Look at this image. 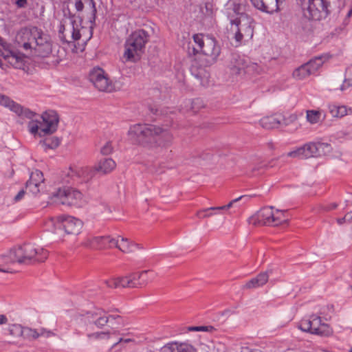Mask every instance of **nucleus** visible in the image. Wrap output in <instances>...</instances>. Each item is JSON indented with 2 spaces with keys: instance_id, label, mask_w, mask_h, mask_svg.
Segmentation results:
<instances>
[{
  "instance_id": "obj_1",
  "label": "nucleus",
  "mask_w": 352,
  "mask_h": 352,
  "mask_svg": "<svg viewBox=\"0 0 352 352\" xmlns=\"http://www.w3.org/2000/svg\"><path fill=\"white\" fill-rule=\"evenodd\" d=\"M15 42L25 52L37 56H47L52 51L50 36L36 26L20 29L15 36Z\"/></svg>"
},
{
  "instance_id": "obj_2",
  "label": "nucleus",
  "mask_w": 352,
  "mask_h": 352,
  "mask_svg": "<svg viewBox=\"0 0 352 352\" xmlns=\"http://www.w3.org/2000/svg\"><path fill=\"white\" fill-rule=\"evenodd\" d=\"M91 26L85 28L82 25V20L77 19V16L72 14L67 19L60 21L58 26L59 38L63 43H72L84 37L85 42L89 41L92 36Z\"/></svg>"
},
{
  "instance_id": "obj_3",
  "label": "nucleus",
  "mask_w": 352,
  "mask_h": 352,
  "mask_svg": "<svg viewBox=\"0 0 352 352\" xmlns=\"http://www.w3.org/2000/svg\"><path fill=\"white\" fill-rule=\"evenodd\" d=\"M149 38V34L144 30L133 31L126 38L123 58L132 63L138 61L144 53Z\"/></svg>"
},
{
  "instance_id": "obj_4",
  "label": "nucleus",
  "mask_w": 352,
  "mask_h": 352,
  "mask_svg": "<svg viewBox=\"0 0 352 352\" xmlns=\"http://www.w3.org/2000/svg\"><path fill=\"white\" fill-rule=\"evenodd\" d=\"M131 135L137 137V140L141 144L157 143L162 137H165L168 133L159 127L151 124H135L131 127L129 131Z\"/></svg>"
},
{
  "instance_id": "obj_5",
  "label": "nucleus",
  "mask_w": 352,
  "mask_h": 352,
  "mask_svg": "<svg viewBox=\"0 0 352 352\" xmlns=\"http://www.w3.org/2000/svg\"><path fill=\"white\" fill-rule=\"evenodd\" d=\"M193 41L195 46H192L193 54L201 52L210 58L211 60H215L220 54V47L217 44L216 40L207 35L197 34L193 36Z\"/></svg>"
},
{
  "instance_id": "obj_6",
  "label": "nucleus",
  "mask_w": 352,
  "mask_h": 352,
  "mask_svg": "<svg viewBox=\"0 0 352 352\" xmlns=\"http://www.w3.org/2000/svg\"><path fill=\"white\" fill-rule=\"evenodd\" d=\"M298 3L303 16L308 20L319 21L329 14L327 0H298Z\"/></svg>"
},
{
  "instance_id": "obj_7",
  "label": "nucleus",
  "mask_w": 352,
  "mask_h": 352,
  "mask_svg": "<svg viewBox=\"0 0 352 352\" xmlns=\"http://www.w3.org/2000/svg\"><path fill=\"white\" fill-rule=\"evenodd\" d=\"M230 21L232 30L230 36L235 39L236 45L241 44L244 36L250 38L253 36L254 20L252 17L246 14H242L236 19H230Z\"/></svg>"
},
{
  "instance_id": "obj_8",
  "label": "nucleus",
  "mask_w": 352,
  "mask_h": 352,
  "mask_svg": "<svg viewBox=\"0 0 352 352\" xmlns=\"http://www.w3.org/2000/svg\"><path fill=\"white\" fill-rule=\"evenodd\" d=\"M52 202L69 206L82 207L85 200L81 192L72 188H59L51 197Z\"/></svg>"
},
{
  "instance_id": "obj_9",
  "label": "nucleus",
  "mask_w": 352,
  "mask_h": 352,
  "mask_svg": "<svg viewBox=\"0 0 352 352\" xmlns=\"http://www.w3.org/2000/svg\"><path fill=\"white\" fill-rule=\"evenodd\" d=\"M299 328L305 332L320 336H329L331 333L330 326L322 321L320 316L311 315L309 318H303L299 322Z\"/></svg>"
},
{
  "instance_id": "obj_10",
  "label": "nucleus",
  "mask_w": 352,
  "mask_h": 352,
  "mask_svg": "<svg viewBox=\"0 0 352 352\" xmlns=\"http://www.w3.org/2000/svg\"><path fill=\"white\" fill-rule=\"evenodd\" d=\"M69 3L73 6L78 13L77 19H87L93 28L96 14V3L94 0H69Z\"/></svg>"
},
{
  "instance_id": "obj_11",
  "label": "nucleus",
  "mask_w": 352,
  "mask_h": 352,
  "mask_svg": "<svg viewBox=\"0 0 352 352\" xmlns=\"http://www.w3.org/2000/svg\"><path fill=\"white\" fill-rule=\"evenodd\" d=\"M330 145L321 142H309L296 151L288 153L287 155L293 157H320L326 153Z\"/></svg>"
},
{
  "instance_id": "obj_12",
  "label": "nucleus",
  "mask_w": 352,
  "mask_h": 352,
  "mask_svg": "<svg viewBox=\"0 0 352 352\" xmlns=\"http://www.w3.org/2000/svg\"><path fill=\"white\" fill-rule=\"evenodd\" d=\"M285 212L265 207L261 210L259 221L265 226H276L285 221Z\"/></svg>"
},
{
  "instance_id": "obj_13",
  "label": "nucleus",
  "mask_w": 352,
  "mask_h": 352,
  "mask_svg": "<svg viewBox=\"0 0 352 352\" xmlns=\"http://www.w3.org/2000/svg\"><path fill=\"white\" fill-rule=\"evenodd\" d=\"M89 79L101 91H112L113 85L102 67H94L89 74Z\"/></svg>"
},
{
  "instance_id": "obj_14",
  "label": "nucleus",
  "mask_w": 352,
  "mask_h": 352,
  "mask_svg": "<svg viewBox=\"0 0 352 352\" xmlns=\"http://www.w3.org/2000/svg\"><path fill=\"white\" fill-rule=\"evenodd\" d=\"M98 174L96 167H81L76 166L69 167L67 175L72 179H80L82 182H89Z\"/></svg>"
},
{
  "instance_id": "obj_15",
  "label": "nucleus",
  "mask_w": 352,
  "mask_h": 352,
  "mask_svg": "<svg viewBox=\"0 0 352 352\" xmlns=\"http://www.w3.org/2000/svg\"><path fill=\"white\" fill-rule=\"evenodd\" d=\"M155 275V274L151 270L131 274L129 275L130 287H142L151 280Z\"/></svg>"
},
{
  "instance_id": "obj_16",
  "label": "nucleus",
  "mask_w": 352,
  "mask_h": 352,
  "mask_svg": "<svg viewBox=\"0 0 352 352\" xmlns=\"http://www.w3.org/2000/svg\"><path fill=\"white\" fill-rule=\"evenodd\" d=\"M41 118L44 126L42 128L43 134H50L55 131L58 123V116L55 111L49 110L43 113Z\"/></svg>"
},
{
  "instance_id": "obj_17",
  "label": "nucleus",
  "mask_w": 352,
  "mask_h": 352,
  "mask_svg": "<svg viewBox=\"0 0 352 352\" xmlns=\"http://www.w3.org/2000/svg\"><path fill=\"white\" fill-rule=\"evenodd\" d=\"M44 181L43 173L36 170L31 173L30 179L26 182L25 189L28 192L36 195L39 193L40 187Z\"/></svg>"
},
{
  "instance_id": "obj_18",
  "label": "nucleus",
  "mask_w": 352,
  "mask_h": 352,
  "mask_svg": "<svg viewBox=\"0 0 352 352\" xmlns=\"http://www.w3.org/2000/svg\"><path fill=\"white\" fill-rule=\"evenodd\" d=\"M0 104L10 108L12 111L20 116L32 118L34 116L32 111L28 109H24L23 107L12 100L6 96L0 94Z\"/></svg>"
},
{
  "instance_id": "obj_19",
  "label": "nucleus",
  "mask_w": 352,
  "mask_h": 352,
  "mask_svg": "<svg viewBox=\"0 0 352 352\" xmlns=\"http://www.w3.org/2000/svg\"><path fill=\"white\" fill-rule=\"evenodd\" d=\"M58 219L63 223L65 232L70 234H77L82 228V222L73 217H59Z\"/></svg>"
},
{
  "instance_id": "obj_20",
  "label": "nucleus",
  "mask_w": 352,
  "mask_h": 352,
  "mask_svg": "<svg viewBox=\"0 0 352 352\" xmlns=\"http://www.w3.org/2000/svg\"><path fill=\"white\" fill-rule=\"evenodd\" d=\"M116 244V239L111 238L109 236H105L91 238L89 245L94 250H104L114 248Z\"/></svg>"
},
{
  "instance_id": "obj_21",
  "label": "nucleus",
  "mask_w": 352,
  "mask_h": 352,
  "mask_svg": "<svg viewBox=\"0 0 352 352\" xmlns=\"http://www.w3.org/2000/svg\"><path fill=\"white\" fill-rule=\"evenodd\" d=\"M245 0H228L225 5V12L228 17H233L234 15L240 16L243 13Z\"/></svg>"
},
{
  "instance_id": "obj_22",
  "label": "nucleus",
  "mask_w": 352,
  "mask_h": 352,
  "mask_svg": "<svg viewBox=\"0 0 352 352\" xmlns=\"http://www.w3.org/2000/svg\"><path fill=\"white\" fill-rule=\"evenodd\" d=\"M256 9L266 13H273L278 10L280 0H250Z\"/></svg>"
},
{
  "instance_id": "obj_23",
  "label": "nucleus",
  "mask_w": 352,
  "mask_h": 352,
  "mask_svg": "<svg viewBox=\"0 0 352 352\" xmlns=\"http://www.w3.org/2000/svg\"><path fill=\"white\" fill-rule=\"evenodd\" d=\"M0 51H4L3 55L5 58L8 59L10 65L18 63L22 60L21 55L12 52L11 45L1 37H0Z\"/></svg>"
},
{
  "instance_id": "obj_24",
  "label": "nucleus",
  "mask_w": 352,
  "mask_h": 352,
  "mask_svg": "<svg viewBox=\"0 0 352 352\" xmlns=\"http://www.w3.org/2000/svg\"><path fill=\"white\" fill-rule=\"evenodd\" d=\"M282 123L280 120V118H278L276 115L266 116L263 118L260 122L262 127L266 129H272L276 128H282L283 125H287V120L284 119Z\"/></svg>"
},
{
  "instance_id": "obj_25",
  "label": "nucleus",
  "mask_w": 352,
  "mask_h": 352,
  "mask_svg": "<svg viewBox=\"0 0 352 352\" xmlns=\"http://www.w3.org/2000/svg\"><path fill=\"white\" fill-rule=\"evenodd\" d=\"M93 319H94V323L98 327L104 326L109 318H112L115 320H118V322H123L124 319L122 316L117 315H110L109 317L106 316L105 312L103 310L98 309L97 311L92 314Z\"/></svg>"
},
{
  "instance_id": "obj_26",
  "label": "nucleus",
  "mask_w": 352,
  "mask_h": 352,
  "mask_svg": "<svg viewBox=\"0 0 352 352\" xmlns=\"http://www.w3.org/2000/svg\"><path fill=\"white\" fill-rule=\"evenodd\" d=\"M162 352H196V351L192 345L174 342L164 346Z\"/></svg>"
},
{
  "instance_id": "obj_27",
  "label": "nucleus",
  "mask_w": 352,
  "mask_h": 352,
  "mask_svg": "<svg viewBox=\"0 0 352 352\" xmlns=\"http://www.w3.org/2000/svg\"><path fill=\"white\" fill-rule=\"evenodd\" d=\"M329 111L334 118H342L344 116L351 114L352 109L345 105L332 103L329 105Z\"/></svg>"
},
{
  "instance_id": "obj_28",
  "label": "nucleus",
  "mask_w": 352,
  "mask_h": 352,
  "mask_svg": "<svg viewBox=\"0 0 352 352\" xmlns=\"http://www.w3.org/2000/svg\"><path fill=\"white\" fill-rule=\"evenodd\" d=\"M269 276L266 272L260 273L256 277L252 278L243 286L244 289H252L261 287L267 283Z\"/></svg>"
},
{
  "instance_id": "obj_29",
  "label": "nucleus",
  "mask_w": 352,
  "mask_h": 352,
  "mask_svg": "<svg viewBox=\"0 0 352 352\" xmlns=\"http://www.w3.org/2000/svg\"><path fill=\"white\" fill-rule=\"evenodd\" d=\"M105 283L107 286L110 288L130 287L129 276H112Z\"/></svg>"
},
{
  "instance_id": "obj_30",
  "label": "nucleus",
  "mask_w": 352,
  "mask_h": 352,
  "mask_svg": "<svg viewBox=\"0 0 352 352\" xmlns=\"http://www.w3.org/2000/svg\"><path fill=\"white\" fill-rule=\"evenodd\" d=\"M116 244L114 245V248H118L120 251L124 253L133 252L138 247L137 244H135L124 238H121L120 241L118 239H116Z\"/></svg>"
},
{
  "instance_id": "obj_31",
  "label": "nucleus",
  "mask_w": 352,
  "mask_h": 352,
  "mask_svg": "<svg viewBox=\"0 0 352 352\" xmlns=\"http://www.w3.org/2000/svg\"><path fill=\"white\" fill-rule=\"evenodd\" d=\"M241 198V197L234 199V200L230 201L228 205H226V206H220V207H212L210 208L199 210L197 212V217L200 219L209 217L212 215V213L210 212V210H228L232 206V205L234 202L239 201Z\"/></svg>"
},
{
  "instance_id": "obj_32",
  "label": "nucleus",
  "mask_w": 352,
  "mask_h": 352,
  "mask_svg": "<svg viewBox=\"0 0 352 352\" xmlns=\"http://www.w3.org/2000/svg\"><path fill=\"white\" fill-rule=\"evenodd\" d=\"M116 166V162L112 159H104L96 168L98 174H107L111 172Z\"/></svg>"
},
{
  "instance_id": "obj_33",
  "label": "nucleus",
  "mask_w": 352,
  "mask_h": 352,
  "mask_svg": "<svg viewBox=\"0 0 352 352\" xmlns=\"http://www.w3.org/2000/svg\"><path fill=\"white\" fill-rule=\"evenodd\" d=\"M34 116L32 118H29L32 119L31 121L28 123V129L30 132L34 135H38L39 136L44 135L42 132V128H43V125L41 121L37 120H33L34 117L36 116L34 113H33Z\"/></svg>"
},
{
  "instance_id": "obj_34",
  "label": "nucleus",
  "mask_w": 352,
  "mask_h": 352,
  "mask_svg": "<svg viewBox=\"0 0 352 352\" xmlns=\"http://www.w3.org/2000/svg\"><path fill=\"white\" fill-rule=\"evenodd\" d=\"M49 256V252L43 248L34 246L32 263L44 262Z\"/></svg>"
},
{
  "instance_id": "obj_35",
  "label": "nucleus",
  "mask_w": 352,
  "mask_h": 352,
  "mask_svg": "<svg viewBox=\"0 0 352 352\" xmlns=\"http://www.w3.org/2000/svg\"><path fill=\"white\" fill-rule=\"evenodd\" d=\"M23 245L13 248L10 253V257L14 262L25 263L23 254Z\"/></svg>"
},
{
  "instance_id": "obj_36",
  "label": "nucleus",
  "mask_w": 352,
  "mask_h": 352,
  "mask_svg": "<svg viewBox=\"0 0 352 352\" xmlns=\"http://www.w3.org/2000/svg\"><path fill=\"white\" fill-rule=\"evenodd\" d=\"M329 56L327 54L315 56L310 59L307 63L302 64L300 66H322L329 58Z\"/></svg>"
},
{
  "instance_id": "obj_37",
  "label": "nucleus",
  "mask_w": 352,
  "mask_h": 352,
  "mask_svg": "<svg viewBox=\"0 0 352 352\" xmlns=\"http://www.w3.org/2000/svg\"><path fill=\"white\" fill-rule=\"evenodd\" d=\"M321 111L320 110H307L306 111V117L307 121L311 124L318 123L321 117Z\"/></svg>"
},
{
  "instance_id": "obj_38",
  "label": "nucleus",
  "mask_w": 352,
  "mask_h": 352,
  "mask_svg": "<svg viewBox=\"0 0 352 352\" xmlns=\"http://www.w3.org/2000/svg\"><path fill=\"white\" fill-rule=\"evenodd\" d=\"M310 75L308 67H296L293 72V76L297 79H303Z\"/></svg>"
},
{
  "instance_id": "obj_39",
  "label": "nucleus",
  "mask_w": 352,
  "mask_h": 352,
  "mask_svg": "<svg viewBox=\"0 0 352 352\" xmlns=\"http://www.w3.org/2000/svg\"><path fill=\"white\" fill-rule=\"evenodd\" d=\"M33 251L34 245L29 244L23 245V256H24L25 263H32Z\"/></svg>"
},
{
  "instance_id": "obj_40",
  "label": "nucleus",
  "mask_w": 352,
  "mask_h": 352,
  "mask_svg": "<svg viewBox=\"0 0 352 352\" xmlns=\"http://www.w3.org/2000/svg\"><path fill=\"white\" fill-rule=\"evenodd\" d=\"M59 140L54 137L45 138L43 141V145L45 146V149L55 148L59 145Z\"/></svg>"
},
{
  "instance_id": "obj_41",
  "label": "nucleus",
  "mask_w": 352,
  "mask_h": 352,
  "mask_svg": "<svg viewBox=\"0 0 352 352\" xmlns=\"http://www.w3.org/2000/svg\"><path fill=\"white\" fill-rule=\"evenodd\" d=\"M212 326H199L188 327L190 331H210L213 329Z\"/></svg>"
},
{
  "instance_id": "obj_42",
  "label": "nucleus",
  "mask_w": 352,
  "mask_h": 352,
  "mask_svg": "<svg viewBox=\"0 0 352 352\" xmlns=\"http://www.w3.org/2000/svg\"><path fill=\"white\" fill-rule=\"evenodd\" d=\"M344 83H347L349 85H352V67L346 69Z\"/></svg>"
},
{
  "instance_id": "obj_43",
  "label": "nucleus",
  "mask_w": 352,
  "mask_h": 352,
  "mask_svg": "<svg viewBox=\"0 0 352 352\" xmlns=\"http://www.w3.org/2000/svg\"><path fill=\"white\" fill-rule=\"evenodd\" d=\"M352 221V212L347 213L344 217L342 219H338L337 222L338 224L341 225L346 222H351Z\"/></svg>"
},
{
  "instance_id": "obj_44",
  "label": "nucleus",
  "mask_w": 352,
  "mask_h": 352,
  "mask_svg": "<svg viewBox=\"0 0 352 352\" xmlns=\"http://www.w3.org/2000/svg\"><path fill=\"white\" fill-rule=\"evenodd\" d=\"M113 151L112 145L110 142H107L101 149V153L103 155H109Z\"/></svg>"
},
{
  "instance_id": "obj_45",
  "label": "nucleus",
  "mask_w": 352,
  "mask_h": 352,
  "mask_svg": "<svg viewBox=\"0 0 352 352\" xmlns=\"http://www.w3.org/2000/svg\"><path fill=\"white\" fill-rule=\"evenodd\" d=\"M26 192H28V191L26 190H25L23 189L20 190L19 192V193L14 197V201L18 202V201H21V199H23Z\"/></svg>"
},
{
  "instance_id": "obj_46",
  "label": "nucleus",
  "mask_w": 352,
  "mask_h": 352,
  "mask_svg": "<svg viewBox=\"0 0 352 352\" xmlns=\"http://www.w3.org/2000/svg\"><path fill=\"white\" fill-rule=\"evenodd\" d=\"M336 207H337V205L335 203H332V204H327V205L322 206V209L324 211H330V210L336 209Z\"/></svg>"
},
{
  "instance_id": "obj_47",
  "label": "nucleus",
  "mask_w": 352,
  "mask_h": 352,
  "mask_svg": "<svg viewBox=\"0 0 352 352\" xmlns=\"http://www.w3.org/2000/svg\"><path fill=\"white\" fill-rule=\"evenodd\" d=\"M15 3L18 8H24L27 4V0H16Z\"/></svg>"
},
{
  "instance_id": "obj_48",
  "label": "nucleus",
  "mask_w": 352,
  "mask_h": 352,
  "mask_svg": "<svg viewBox=\"0 0 352 352\" xmlns=\"http://www.w3.org/2000/svg\"><path fill=\"white\" fill-rule=\"evenodd\" d=\"M8 322L7 317L3 314H0V325Z\"/></svg>"
},
{
  "instance_id": "obj_49",
  "label": "nucleus",
  "mask_w": 352,
  "mask_h": 352,
  "mask_svg": "<svg viewBox=\"0 0 352 352\" xmlns=\"http://www.w3.org/2000/svg\"><path fill=\"white\" fill-rule=\"evenodd\" d=\"M351 15H352V8L349 10L345 20L349 19L351 16Z\"/></svg>"
},
{
  "instance_id": "obj_50",
  "label": "nucleus",
  "mask_w": 352,
  "mask_h": 352,
  "mask_svg": "<svg viewBox=\"0 0 352 352\" xmlns=\"http://www.w3.org/2000/svg\"><path fill=\"white\" fill-rule=\"evenodd\" d=\"M296 116H290V119L291 120L294 121V120H296Z\"/></svg>"
},
{
  "instance_id": "obj_51",
  "label": "nucleus",
  "mask_w": 352,
  "mask_h": 352,
  "mask_svg": "<svg viewBox=\"0 0 352 352\" xmlns=\"http://www.w3.org/2000/svg\"><path fill=\"white\" fill-rule=\"evenodd\" d=\"M100 335H105V333H98V334L96 335V338H99Z\"/></svg>"
},
{
  "instance_id": "obj_52",
  "label": "nucleus",
  "mask_w": 352,
  "mask_h": 352,
  "mask_svg": "<svg viewBox=\"0 0 352 352\" xmlns=\"http://www.w3.org/2000/svg\"><path fill=\"white\" fill-rule=\"evenodd\" d=\"M188 45H189V46H188V50H190V43H189ZM188 54H191L190 51H188Z\"/></svg>"
},
{
  "instance_id": "obj_53",
  "label": "nucleus",
  "mask_w": 352,
  "mask_h": 352,
  "mask_svg": "<svg viewBox=\"0 0 352 352\" xmlns=\"http://www.w3.org/2000/svg\"><path fill=\"white\" fill-rule=\"evenodd\" d=\"M131 340H124L125 342H129Z\"/></svg>"
},
{
  "instance_id": "obj_54",
  "label": "nucleus",
  "mask_w": 352,
  "mask_h": 352,
  "mask_svg": "<svg viewBox=\"0 0 352 352\" xmlns=\"http://www.w3.org/2000/svg\"><path fill=\"white\" fill-rule=\"evenodd\" d=\"M122 341H124V340H123V339H120V342H122Z\"/></svg>"
},
{
  "instance_id": "obj_55",
  "label": "nucleus",
  "mask_w": 352,
  "mask_h": 352,
  "mask_svg": "<svg viewBox=\"0 0 352 352\" xmlns=\"http://www.w3.org/2000/svg\"><path fill=\"white\" fill-rule=\"evenodd\" d=\"M349 352H352V348L349 350Z\"/></svg>"
},
{
  "instance_id": "obj_56",
  "label": "nucleus",
  "mask_w": 352,
  "mask_h": 352,
  "mask_svg": "<svg viewBox=\"0 0 352 352\" xmlns=\"http://www.w3.org/2000/svg\"><path fill=\"white\" fill-rule=\"evenodd\" d=\"M351 289H352V285L351 286Z\"/></svg>"
}]
</instances>
